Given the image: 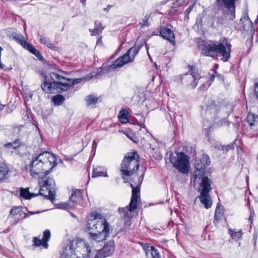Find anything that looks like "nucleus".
Returning a JSON list of instances; mask_svg holds the SVG:
<instances>
[{
  "label": "nucleus",
  "instance_id": "obj_1",
  "mask_svg": "<svg viewBox=\"0 0 258 258\" xmlns=\"http://www.w3.org/2000/svg\"><path fill=\"white\" fill-rule=\"evenodd\" d=\"M56 165L55 156L46 151L33 155L27 168L33 178L40 179L48 175Z\"/></svg>",
  "mask_w": 258,
  "mask_h": 258
},
{
  "label": "nucleus",
  "instance_id": "obj_2",
  "mask_svg": "<svg viewBox=\"0 0 258 258\" xmlns=\"http://www.w3.org/2000/svg\"><path fill=\"white\" fill-rule=\"evenodd\" d=\"M202 53L208 56L214 57L216 52L222 56V60L227 61L230 57L231 45L228 40L221 38L218 41H202L200 42Z\"/></svg>",
  "mask_w": 258,
  "mask_h": 258
},
{
  "label": "nucleus",
  "instance_id": "obj_3",
  "mask_svg": "<svg viewBox=\"0 0 258 258\" xmlns=\"http://www.w3.org/2000/svg\"><path fill=\"white\" fill-rule=\"evenodd\" d=\"M130 185L132 188V194L130 204L124 208L118 209L121 217L124 220L125 227H128L131 225V219L133 217V212L137 209L138 201L140 200L139 185L135 187L132 183H131Z\"/></svg>",
  "mask_w": 258,
  "mask_h": 258
},
{
  "label": "nucleus",
  "instance_id": "obj_4",
  "mask_svg": "<svg viewBox=\"0 0 258 258\" xmlns=\"http://www.w3.org/2000/svg\"><path fill=\"white\" fill-rule=\"evenodd\" d=\"M239 0H216L218 8L222 11V17L218 18L217 23L224 24L235 18V3Z\"/></svg>",
  "mask_w": 258,
  "mask_h": 258
},
{
  "label": "nucleus",
  "instance_id": "obj_5",
  "mask_svg": "<svg viewBox=\"0 0 258 258\" xmlns=\"http://www.w3.org/2000/svg\"><path fill=\"white\" fill-rule=\"evenodd\" d=\"M140 166V161L138 155L135 152L129 153L123 159L121 164L120 172L122 178L133 175L136 170Z\"/></svg>",
  "mask_w": 258,
  "mask_h": 258
},
{
  "label": "nucleus",
  "instance_id": "obj_6",
  "mask_svg": "<svg viewBox=\"0 0 258 258\" xmlns=\"http://www.w3.org/2000/svg\"><path fill=\"white\" fill-rule=\"evenodd\" d=\"M219 111L220 106L214 101H211L205 106H202V113L207 120L213 121L218 125H221L226 121L225 119H219Z\"/></svg>",
  "mask_w": 258,
  "mask_h": 258
},
{
  "label": "nucleus",
  "instance_id": "obj_7",
  "mask_svg": "<svg viewBox=\"0 0 258 258\" xmlns=\"http://www.w3.org/2000/svg\"><path fill=\"white\" fill-rule=\"evenodd\" d=\"M188 157L183 152H176L169 153V160L176 169L182 173L188 172Z\"/></svg>",
  "mask_w": 258,
  "mask_h": 258
},
{
  "label": "nucleus",
  "instance_id": "obj_8",
  "mask_svg": "<svg viewBox=\"0 0 258 258\" xmlns=\"http://www.w3.org/2000/svg\"><path fill=\"white\" fill-rule=\"evenodd\" d=\"M42 178L43 180L39 182L40 190L39 195L44 196L45 198L50 201L54 200L55 183L52 178Z\"/></svg>",
  "mask_w": 258,
  "mask_h": 258
},
{
  "label": "nucleus",
  "instance_id": "obj_9",
  "mask_svg": "<svg viewBox=\"0 0 258 258\" xmlns=\"http://www.w3.org/2000/svg\"><path fill=\"white\" fill-rule=\"evenodd\" d=\"M108 224L103 215L98 213H92L88 217L86 229L90 232L99 231L104 225Z\"/></svg>",
  "mask_w": 258,
  "mask_h": 258
},
{
  "label": "nucleus",
  "instance_id": "obj_10",
  "mask_svg": "<svg viewBox=\"0 0 258 258\" xmlns=\"http://www.w3.org/2000/svg\"><path fill=\"white\" fill-rule=\"evenodd\" d=\"M210 163V158L206 154L203 155L201 159L196 160L195 163V170L194 174L195 179L202 178L204 175L206 167L209 166Z\"/></svg>",
  "mask_w": 258,
  "mask_h": 258
},
{
  "label": "nucleus",
  "instance_id": "obj_11",
  "mask_svg": "<svg viewBox=\"0 0 258 258\" xmlns=\"http://www.w3.org/2000/svg\"><path fill=\"white\" fill-rule=\"evenodd\" d=\"M49 75L51 79L54 81L57 80H61L63 87V88H62V91L63 92L68 90L70 87L75 84H78L81 81V78L74 79H68L55 72H51Z\"/></svg>",
  "mask_w": 258,
  "mask_h": 258
},
{
  "label": "nucleus",
  "instance_id": "obj_12",
  "mask_svg": "<svg viewBox=\"0 0 258 258\" xmlns=\"http://www.w3.org/2000/svg\"><path fill=\"white\" fill-rule=\"evenodd\" d=\"M52 80V79H51ZM53 82H50L45 80L41 84V88L42 90L46 93H53L55 90L59 93L63 92L62 91L63 88L61 80H53Z\"/></svg>",
  "mask_w": 258,
  "mask_h": 258
},
{
  "label": "nucleus",
  "instance_id": "obj_13",
  "mask_svg": "<svg viewBox=\"0 0 258 258\" xmlns=\"http://www.w3.org/2000/svg\"><path fill=\"white\" fill-rule=\"evenodd\" d=\"M80 245L78 247L80 249L77 250L80 258H90L95 254V250L89 245L88 243H85L84 241H81L79 242Z\"/></svg>",
  "mask_w": 258,
  "mask_h": 258
},
{
  "label": "nucleus",
  "instance_id": "obj_14",
  "mask_svg": "<svg viewBox=\"0 0 258 258\" xmlns=\"http://www.w3.org/2000/svg\"><path fill=\"white\" fill-rule=\"evenodd\" d=\"M109 228L108 224L104 225L99 231H95L94 232H90V238L94 240L99 242L106 239V237L108 236Z\"/></svg>",
  "mask_w": 258,
  "mask_h": 258
},
{
  "label": "nucleus",
  "instance_id": "obj_15",
  "mask_svg": "<svg viewBox=\"0 0 258 258\" xmlns=\"http://www.w3.org/2000/svg\"><path fill=\"white\" fill-rule=\"evenodd\" d=\"M50 236V231L48 229L45 230L43 233V237L41 239L37 237L33 238V245L36 247L42 246L44 248H47L48 246L47 242L49 240Z\"/></svg>",
  "mask_w": 258,
  "mask_h": 258
},
{
  "label": "nucleus",
  "instance_id": "obj_16",
  "mask_svg": "<svg viewBox=\"0 0 258 258\" xmlns=\"http://www.w3.org/2000/svg\"><path fill=\"white\" fill-rule=\"evenodd\" d=\"M189 67L190 73L189 74L187 73L185 74V79L188 80V83H189L190 87L192 88H195L198 84V80L200 78V75L192 66H189Z\"/></svg>",
  "mask_w": 258,
  "mask_h": 258
},
{
  "label": "nucleus",
  "instance_id": "obj_17",
  "mask_svg": "<svg viewBox=\"0 0 258 258\" xmlns=\"http://www.w3.org/2000/svg\"><path fill=\"white\" fill-rule=\"evenodd\" d=\"M114 251V241L113 240H110L103 246L102 249L99 250L96 254L100 258H105L112 254Z\"/></svg>",
  "mask_w": 258,
  "mask_h": 258
},
{
  "label": "nucleus",
  "instance_id": "obj_18",
  "mask_svg": "<svg viewBox=\"0 0 258 258\" xmlns=\"http://www.w3.org/2000/svg\"><path fill=\"white\" fill-rule=\"evenodd\" d=\"M160 35L164 39L169 41L173 45L175 43L174 34L170 29L165 27H160L159 28Z\"/></svg>",
  "mask_w": 258,
  "mask_h": 258
},
{
  "label": "nucleus",
  "instance_id": "obj_19",
  "mask_svg": "<svg viewBox=\"0 0 258 258\" xmlns=\"http://www.w3.org/2000/svg\"><path fill=\"white\" fill-rule=\"evenodd\" d=\"M130 56L125 53L117 59L114 61L112 64L109 66V68L111 69H115L117 68H121L127 63L132 62Z\"/></svg>",
  "mask_w": 258,
  "mask_h": 258
},
{
  "label": "nucleus",
  "instance_id": "obj_20",
  "mask_svg": "<svg viewBox=\"0 0 258 258\" xmlns=\"http://www.w3.org/2000/svg\"><path fill=\"white\" fill-rule=\"evenodd\" d=\"M246 122L251 130L258 132V115L249 112L246 117Z\"/></svg>",
  "mask_w": 258,
  "mask_h": 258
},
{
  "label": "nucleus",
  "instance_id": "obj_21",
  "mask_svg": "<svg viewBox=\"0 0 258 258\" xmlns=\"http://www.w3.org/2000/svg\"><path fill=\"white\" fill-rule=\"evenodd\" d=\"M199 191L202 194H209L212 190L211 180L207 176L202 177Z\"/></svg>",
  "mask_w": 258,
  "mask_h": 258
},
{
  "label": "nucleus",
  "instance_id": "obj_22",
  "mask_svg": "<svg viewBox=\"0 0 258 258\" xmlns=\"http://www.w3.org/2000/svg\"><path fill=\"white\" fill-rule=\"evenodd\" d=\"M83 190L81 189H76L73 190L71 196L70 197L69 202L78 203L83 199Z\"/></svg>",
  "mask_w": 258,
  "mask_h": 258
},
{
  "label": "nucleus",
  "instance_id": "obj_23",
  "mask_svg": "<svg viewBox=\"0 0 258 258\" xmlns=\"http://www.w3.org/2000/svg\"><path fill=\"white\" fill-rule=\"evenodd\" d=\"M10 171L7 165L0 161V181L4 180L9 178Z\"/></svg>",
  "mask_w": 258,
  "mask_h": 258
},
{
  "label": "nucleus",
  "instance_id": "obj_24",
  "mask_svg": "<svg viewBox=\"0 0 258 258\" xmlns=\"http://www.w3.org/2000/svg\"><path fill=\"white\" fill-rule=\"evenodd\" d=\"M99 176L107 177V170L104 167L98 166L94 168L92 177H97Z\"/></svg>",
  "mask_w": 258,
  "mask_h": 258
},
{
  "label": "nucleus",
  "instance_id": "obj_25",
  "mask_svg": "<svg viewBox=\"0 0 258 258\" xmlns=\"http://www.w3.org/2000/svg\"><path fill=\"white\" fill-rule=\"evenodd\" d=\"M199 198L201 203L206 209H209L212 206V201L209 194L200 193Z\"/></svg>",
  "mask_w": 258,
  "mask_h": 258
},
{
  "label": "nucleus",
  "instance_id": "obj_26",
  "mask_svg": "<svg viewBox=\"0 0 258 258\" xmlns=\"http://www.w3.org/2000/svg\"><path fill=\"white\" fill-rule=\"evenodd\" d=\"M21 142L19 140L17 139L13 142H10L5 145V147L7 149L8 151L11 153H14V151L20 147Z\"/></svg>",
  "mask_w": 258,
  "mask_h": 258
},
{
  "label": "nucleus",
  "instance_id": "obj_27",
  "mask_svg": "<svg viewBox=\"0 0 258 258\" xmlns=\"http://www.w3.org/2000/svg\"><path fill=\"white\" fill-rule=\"evenodd\" d=\"M224 216L223 208L219 206H217L215 210L214 224L217 225L219 221L222 219Z\"/></svg>",
  "mask_w": 258,
  "mask_h": 258
},
{
  "label": "nucleus",
  "instance_id": "obj_28",
  "mask_svg": "<svg viewBox=\"0 0 258 258\" xmlns=\"http://www.w3.org/2000/svg\"><path fill=\"white\" fill-rule=\"evenodd\" d=\"M20 195L21 197L26 200H30L33 197H35L39 195V193L37 194L30 193L29 191L28 188H21L20 189Z\"/></svg>",
  "mask_w": 258,
  "mask_h": 258
},
{
  "label": "nucleus",
  "instance_id": "obj_29",
  "mask_svg": "<svg viewBox=\"0 0 258 258\" xmlns=\"http://www.w3.org/2000/svg\"><path fill=\"white\" fill-rule=\"evenodd\" d=\"M185 4V0H176L175 2L173 3L170 13L174 15L178 11V8L183 6Z\"/></svg>",
  "mask_w": 258,
  "mask_h": 258
},
{
  "label": "nucleus",
  "instance_id": "obj_30",
  "mask_svg": "<svg viewBox=\"0 0 258 258\" xmlns=\"http://www.w3.org/2000/svg\"><path fill=\"white\" fill-rule=\"evenodd\" d=\"M22 207H13L10 212V215L9 218H13L14 217L17 215H19L20 217L23 216V213H25L22 211Z\"/></svg>",
  "mask_w": 258,
  "mask_h": 258
},
{
  "label": "nucleus",
  "instance_id": "obj_31",
  "mask_svg": "<svg viewBox=\"0 0 258 258\" xmlns=\"http://www.w3.org/2000/svg\"><path fill=\"white\" fill-rule=\"evenodd\" d=\"M141 46L142 45L139 46L135 45L134 46L130 48L126 52L127 55L130 56V59H131V60L132 61L134 60L135 56L138 53Z\"/></svg>",
  "mask_w": 258,
  "mask_h": 258
},
{
  "label": "nucleus",
  "instance_id": "obj_32",
  "mask_svg": "<svg viewBox=\"0 0 258 258\" xmlns=\"http://www.w3.org/2000/svg\"><path fill=\"white\" fill-rule=\"evenodd\" d=\"M14 40L21 45L25 48L29 44V43L24 40V37L21 34L15 35L14 36Z\"/></svg>",
  "mask_w": 258,
  "mask_h": 258
},
{
  "label": "nucleus",
  "instance_id": "obj_33",
  "mask_svg": "<svg viewBox=\"0 0 258 258\" xmlns=\"http://www.w3.org/2000/svg\"><path fill=\"white\" fill-rule=\"evenodd\" d=\"M127 114L128 112L125 109L122 108L121 109L118 115V119L120 122L122 123L128 122Z\"/></svg>",
  "mask_w": 258,
  "mask_h": 258
},
{
  "label": "nucleus",
  "instance_id": "obj_34",
  "mask_svg": "<svg viewBox=\"0 0 258 258\" xmlns=\"http://www.w3.org/2000/svg\"><path fill=\"white\" fill-rule=\"evenodd\" d=\"M25 49L35 55L39 60H42L44 58L40 52L35 49L30 43L27 46Z\"/></svg>",
  "mask_w": 258,
  "mask_h": 258
},
{
  "label": "nucleus",
  "instance_id": "obj_35",
  "mask_svg": "<svg viewBox=\"0 0 258 258\" xmlns=\"http://www.w3.org/2000/svg\"><path fill=\"white\" fill-rule=\"evenodd\" d=\"M40 41L42 44H43L47 46L49 48H50L52 50H54L55 49V47L54 46L53 44L52 43L50 39L44 36H41L40 38Z\"/></svg>",
  "mask_w": 258,
  "mask_h": 258
},
{
  "label": "nucleus",
  "instance_id": "obj_36",
  "mask_svg": "<svg viewBox=\"0 0 258 258\" xmlns=\"http://www.w3.org/2000/svg\"><path fill=\"white\" fill-rule=\"evenodd\" d=\"M78 242L76 240H73L72 242H71L69 245V248H67L64 251H63V253H73L75 252V249L78 247V246H77Z\"/></svg>",
  "mask_w": 258,
  "mask_h": 258
},
{
  "label": "nucleus",
  "instance_id": "obj_37",
  "mask_svg": "<svg viewBox=\"0 0 258 258\" xmlns=\"http://www.w3.org/2000/svg\"><path fill=\"white\" fill-rule=\"evenodd\" d=\"M95 27L92 30H90L92 35H96L100 34L104 28L101 25L99 22H95Z\"/></svg>",
  "mask_w": 258,
  "mask_h": 258
},
{
  "label": "nucleus",
  "instance_id": "obj_38",
  "mask_svg": "<svg viewBox=\"0 0 258 258\" xmlns=\"http://www.w3.org/2000/svg\"><path fill=\"white\" fill-rule=\"evenodd\" d=\"M229 234L234 239H238L240 238L242 236V232L241 230L238 231L233 230L232 229H229Z\"/></svg>",
  "mask_w": 258,
  "mask_h": 258
},
{
  "label": "nucleus",
  "instance_id": "obj_39",
  "mask_svg": "<svg viewBox=\"0 0 258 258\" xmlns=\"http://www.w3.org/2000/svg\"><path fill=\"white\" fill-rule=\"evenodd\" d=\"M65 100L64 97L61 95H57L52 97V100L55 105H60Z\"/></svg>",
  "mask_w": 258,
  "mask_h": 258
},
{
  "label": "nucleus",
  "instance_id": "obj_40",
  "mask_svg": "<svg viewBox=\"0 0 258 258\" xmlns=\"http://www.w3.org/2000/svg\"><path fill=\"white\" fill-rule=\"evenodd\" d=\"M98 100L97 97H95L94 95H90L86 99L87 106L95 105L97 102Z\"/></svg>",
  "mask_w": 258,
  "mask_h": 258
},
{
  "label": "nucleus",
  "instance_id": "obj_41",
  "mask_svg": "<svg viewBox=\"0 0 258 258\" xmlns=\"http://www.w3.org/2000/svg\"><path fill=\"white\" fill-rule=\"evenodd\" d=\"M23 216L22 217L16 218L15 217L13 218H12L11 225H16L21 220L24 219L28 217V214H26V213H23Z\"/></svg>",
  "mask_w": 258,
  "mask_h": 258
},
{
  "label": "nucleus",
  "instance_id": "obj_42",
  "mask_svg": "<svg viewBox=\"0 0 258 258\" xmlns=\"http://www.w3.org/2000/svg\"><path fill=\"white\" fill-rule=\"evenodd\" d=\"M62 256L64 258H80L79 254H76L75 252L73 253H63Z\"/></svg>",
  "mask_w": 258,
  "mask_h": 258
},
{
  "label": "nucleus",
  "instance_id": "obj_43",
  "mask_svg": "<svg viewBox=\"0 0 258 258\" xmlns=\"http://www.w3.org/2000/svg\"><path fill=\"white\" fill-rule=\"evenodd\" d=\"M152 258H161L159 253L155 247H150Z\"/></svg>",
  "mask_w": 258,
  "mask_h": 258
},
{
  "label": "nucleus",
  "instance_id": "obj_44",
  "mask_svg": "<svg viewBox=\"0 0 258 258\" xmlns=\"http://www.w3.org/2000/svg\"><path fill=\"white\" fill-rule=\"evenodd\" d=\"M16 32H14V30L13 29H10L8 31V35L10 37H12L14 39V36L15 35H17Z\"/></svg>",
  "mask_w": 258,
  "mask_h": 258
},
{
  "label": "nucleus",
  "instance_id": "obj_45",
  "mask_svg": "<svg viewBox=\"0 0 258 258\" xmlns=\"http://www.w3.org/2000/svg\"><path fill=\"white\" fill-rule=\"evenodd\" d=\"M194 6V4H192V5L189 6V7L186 9V10L185 12V17H187L188 16L190 12L192 10Z\"/></svg>",
  "mask_w": 258,
  "mask_h": 258
},
{
  "label": "nucleus",
  "instance_id": "obj_46",
  "mask_svg": "<svg viewBox=\"0 0 258 258\" xmlns=\"http://www.w3.org/2000/svg\"><path fill=\"white\" fill-rule=\"evenodd\" d=\"M215 78V75L213 74V75H211V76L210 77V79L208 81V87H210V86L211 85L212 83L214 81Z\"/></svg>",
  "mask_w": 258,
  "mask_h": 258
},
{
  "label": "nucleus",
  "instance_id": "obj_47",
  "mask_svg": "<svg viewBox=\"0 0 258 258\" xmlns=\"http://www.w3.org/2000/svg\"><path fill=\"white\" fill-rule=\"evenodd\" d=\"M250 212L249 220L250 221L251 223H252V217L254 216V210L252 208H250Z\"/></svg>",
  "mask_w": 258,
  "mask_h": 258
},
{
  "label": "nucleus",
  "instance_id": "obj_48",
  "mask_svg": "<svg viewBox=\"0 0 258 258\" xmlns=\"http://www.w3.org/2000/svg\"><path fill=\"white\" fill-rule=\"evenodd\" d=\"M208 81H207V82H206V83H203V84L200 88L201 90H206V89L209 87L208 86Z\"/></svg>",
  "mask_w": 258,
  "mask_h": 258
},
{
  "label": "nucleus",
  "instance_id": "obj_49",
  "mask_svg": "<svg viewBox=\"0 0 258 258\" xmlns=\"http://www.w3.org/2000/svg\"><path fill=\"white\" fill-rule=\"evenodd\" d=\"M245 25H248L247 30L250 27H252V23L250 21V20H247L245 21Z\"/></svg>",
  "mask_w": 258,
  "mask_h": 258
},
{
  "label": "nucleus",
  "instance_id": "obj_50",
  "mask_svg": "<svg viewBox=\"0 0 258 258\" xmlns=\"http://www.w3.org/2000/svg\"><path fill=\"white\" fill-rule=\"evenodd\" d=\"M254 93L258 98V83L255 84V87L254 89Z\"/></svg>",
  "mask_w": 258,
  "mask_h": 258
},
{
  "label": "nucleus",
  "instance_id": "obj_51",
  "mask_svg": "<svg viewBox=\"0 0 258 258\" xmlns=\"http://www.w3.org/2000/svg\"><path fill=\"white\" fill-rule=\"evenodd\" d=\"M141 27H144L146 26H148V21L147 20H144L142 23H140Z\"/></svg>",
  "mask_w": 258,
  "mask_h": 258
},
{
  "label": "nucleus",
  "instance_id": "obj_52",
  "mask_svg": "<svg viewBox=\"0 0 258 258\" xmlns=\"http://www.w3.org/2000/svg\"><path fill=\"white\" fill-rule=\"evenodd\" d=\"M37 213H39V212H28V213H26V214H28V216H30V215H34L35 214H37Z\"/></svg>",
  "mask_w": 258,
  "mask_h": 258
},
{
  "label": "nucleus",
  "instance_id": "obj_53",
  "mask_svg": "<svg viewBox=\"0 0 258 258\" xmlns=\"http://www.w3.org/2000/svg\"><path fill=\"white\" fill-rule=\"evenodd\" d=\"M80 2L85 6L86 5V0H81Z\"/></svg>",
  "mask_w": 258,
  "mask_h": 258
},
{
  "label": "nucleus",
  "instance_id": "obj_54",
  "mask_svg": "<svg viewBox=\"0 0 258 258\" xmlns=\"http://www.w3.org/2000/svg\"><path fill=\"white\" fill-rule=\"evenodd\" d=\"M231 145H228L227 146H226L225 148H226V150L227 151H228V150L230 149H231Z\"/></svg>",
  "mask_w": 258,
  "mask_h": 258
},
{
  "label": "nucleus",
  "instance_id": "obj_55",
  "mask_svg": "<svg viewBox=\"0 0 258 258\" xmlns=\"http://www.w3.org/2000/svg\"><path fill=\"white\" fill-rule=\"evenodd\" d=\"M255 23H258V16H257L256 19L255 20Z\"/></svg>",
  "mask_w": 258,
  "mask_h": 258
},
{
  "label": "nucleus",
  "instance_id": "obj_56",
  "mask_svg": "<svg viewBox=\"0 0 258 258\" xmlns=\"http://www.w3.org/2000/svg\"><path fill=\"white\" fill-rule=\"evenodd\" d=\"M110 8H111V6H109V5H108V7H107V8H106V9H104V10H107V9H110Z\"/></svg>",
  "mask_w": 258,
  "mask_h": 258
},
{
  "label": "nucleus",
  "instance_id": "obj_57",
  "mask_svg": "<svg viewBox=\"0 0 258 258\" xmlns=\"http://www.w3.org/2000/svg\"><path fill=\"white\" fill-rule=\"evenodd\" d=\"M94 258H100V257L97 255V254H96Z\"/></svg>",
  "mask_w": 258,
  "mask_h": 258
},
{
  "label": "nucleus",
  "instance_id": "obj_58",
  "mask_svg": "<svg viewBox=\"0 0 258 258\" xmlns=\"http://www.w3.org/2000/svg\"><path fill=\"white\" fill-rule=\"evenodd\" d=\"M243 28H244V29H246V27H245V26H244V27H243Z\"/></svg>",
  "mask_w": 258,
  "mask_h": 258
},
{
  "label": "nucleus",
  "instance_id": "obj_59",
  "mask_svg": "<svg viewBox=\"0 0 258 258\" xmlns=\"http://www.w3.org/2000/svg\"><path fill=\"white\" fill-rule=\"evenodd\" d=\"M154 35H157V34L155 33V32H154Z\"/></svg>",
  "mask_w": 258,
  "mask_h": 258
},
{
  "label": "nucleus",
  "instance_id": "obj_60",
  "mask_svg": "<svg viewBox=\"0 0 258 258\" xmlns=\"http://www.w3.org/2000/svg\"><path fill=\"white\" fill-rule=\"evenodd\" d=\"M257 159H258V157H257Z\"/></svg>",
  "mask_w": 258,
  "mask_h": 258
}]
</instances>
